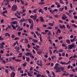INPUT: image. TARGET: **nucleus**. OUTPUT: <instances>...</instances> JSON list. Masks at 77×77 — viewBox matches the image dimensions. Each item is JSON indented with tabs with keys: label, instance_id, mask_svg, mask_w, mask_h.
I'll use <instances>...</instances> for the list:
<instances>
[{
	"label": "nucleus",
	"instance_id": "1",
	"mask_svg": "<svg viewBox=\"0 0 77 77\" xmlns=\"http://www.w3.org/2000/svg\"><path fill=\"white\" fill-rule=\"evenodd\" d=\"M58 66H55L54 67V69H56V72H61V71L60 70V67H59Z\"/></svg>",
	"mask_w": 77,
	"mask_h": 77
},
{
	"label": "nucleus",
	"instance_id": "2",
	"mask_svg": "<svg viewBox=\"0 0 77 77\" xmlns=\"http://www.w3.org/2000/svg\"><path fill=\"white\" fill-rule=\"evenodd\" d=\"M68 49L69 50H71L73 48H75V45L74 44H73L72 45L71 44V45H69L68 46Z\"/></svg>",
	"mask_w": 77,
	"mask_h": 77
},
{
	"label": "nucleus",
	"instance_id": "3",
	"mask_svg": "<svg viewBox=\"0 0 77 77\" xmlns=\"http://www.w3.org/2000/svg\"><path fill=\"white\" fill-rule=\"evenodd\" d=\"M17 7L15 5H13L11 7V10L13 11H17Z\"/></svg>",
	"mask_w": 77,
	"mask_h": 77
},
{
	"label": "nucleus",
	"instance_id": "4",
	"mask_svg": "<svg viewBox=\"0 0 77 77\" xmlns=\"http://www.w3.org/2000/svg\"><path fill=\"white\" fill-rule=\"evenodd\" d=\"M37 15L36 14H35L34 16L31 15L30 17L31 18H33L34 20H35L37 18Z\"/></svg>",
	"mask_w": 77,
	"mask_h": 77
},
{
	"label": "nucleus",
	"instance_id": "5",
	"mask_svg": "<svg viewBox=\"0 0 77 77\" xmlns=\"http://www.w3.org/2000/svg\"><path fill=\"white\" fill-rule=\"evenodd\" d=\"M71 62V61L70 60L68 62L66 63L65 62H60V63L62 65H68Z\"/></svg>",
	"mask_w": 77,
	"mask_h": 77
},
{
	"label": "nucleus",
	"instance_id": "6",
	"mask_svg": "<svg viewBox=\"0 0 77 77\" xmlns=\"http://www.w3.org/2000/svg\"><path fill=\"white\" fill-rule=\"evenodd\" d=\"M40 20L41 22L43 23L44 22V18L42 16L40 17Z\"/></svg>",
	"mask_w": 77,
	"mask_h": 77
},
{
	"label": "nucleus",
	"instance_id": "7",
	"mask_svg": "<svg viewBox=\"0 0 77 77\" xmlns=\"http://www.w3.org/2000/svg\"><path fill=\"white\" fill-rule=\"evenodd\" d=\"M40 64H39L38 63V62H37V64L39 66H42V60L40 61Z\"/></svg>",
	"mask_w": 77,
	"mask_h": 77
},
{
	"label": "nucleus",
	"instance_id": "8",
	"mask_svg": "<svg viewBox=\"0 0 77 77\" xmlns=\"http://www.w3.org/2000/svg\"><path fill=\"white\" fill-rule=\"evenodd\" d=\"M10 68L14 72H15V68L14 67L12 66H10Z\"/></svg>",
	"mask_w": 77,
	"mask_h": 77
},
{
	"label": "nucleus",
	"instance_id": "9",
	"mask_svg": "<svg viewBox=\"0 0 77 77\" xmlns=\"http://www.w3.org/2000/svg\"><path fill=\"white\" fill-rule=\"evenodd\" d=\"M60 27L62 29H63V28L65 29L66 28V27L65 26V25H63L62 26V25H60Z\"/></svg>",
	"mask_w": 77,
	"mask_h": 77
},
{
	"label": "nucleus",
	"instance_id": "10",
	"mask_svg": "<svg viewBox=\"0 0 77 77\" xmlns=\"http://www.w3.org/2000/svg\"><path fill=\"white\" fill-rule=\"evenodd\" d=\"M15 73L14 72H12V73L11 74V77H14L15 76Z\"/></svg>",
	"mask_w": 77,
	"mask_h": 77
},
{
	"label": "nucleus",
	"instance_id": "11",
	"mask_svg": "<svg viewBox=\"0 0 77 77\" xmlns=\"http://www.w3.org/2000/svg\"><path fill=\"white\" fill-rule=\"evenodd\" d=\"M31 54V53L30 52H26V53H25V55L27 56H28L29 55H30Z\"/></svg>",
	"mask_w": 77,
	"mask_h": 77
},
{
	"label": "nucleus",
	"instance_id": "12",
	"mask_svg": "<svg viewBox=\"0 0 77 77\" xmlns=\"http://www.w3.org/2000/svg\"><path fill=\"white\" fill-rule=\"evenodd\" d=\"M57 32H56V33L58 34L59 33H61V30L60 29H58V30H57Z\"/></svg>",
	"mask_w": 77,
	"mask_h": 77
},
{
	"label": "nucleus",
	"instance_id": "13",
	"mask_svg": "<svg viewBox=\"0 0 77 77\" xmlns=\"http://www.w3.org/2000/svg\"><path fill=\"white\" fill-rule=\"evenodd\" d=\"M42 51L39 50V51H37V54H38L40 55L42 54Z\"/></svg>",
	"mask_w": 77,
	"mask_h": 77
},
{
	"label": "nucleus",
	"instance_id": "14",
	"mask_svg": "<svg viewBox=\"0 0 77 77\" xmlns=\"http://www.w3.org/2000/svg\"><path fill=\"white\" fill-rule=\"evenodd\" d=\"M11 25L13 27V29H15V30H16V27H15V26H14V25H13L12 24V22H11Z\"/></svg>",
	"mask_w": 77,
	"mask_h": 77
},
{
	"label": "nucleus",
	"instance_id": "15",
	"mask_svg": "<svg viewBox=\"0 0 77 77\" xmlns=\"http://www.w3.org/2000/svg\"><path fill=\"white\" fill-rule=\"evenodd\" d=\"M12 23L14 25H15V24L17 25V24L18 23L17 21H13L12 22Z\"/></svg>",
	"mask_w": 77,
	"mask_h": 77
},
{
	"label": "nucleus",
	"instance_id": "16",
	"mask_svg": "<svg viewBox=\"0 0 77 77\" xmlns=\"http://www.w3.org/2000/svg\"><path fill=\"white\" fill-rule=\"evenodd\" d=\"M25 21V19L24 18H23L22 19H21L20 20V22L22 23L24 22Z\"/></svg>",
	"mask_w": 77,
	"mask_h": 77
},
{
	"label": "nucleus",
	"instance_id": "17",
	"mask_svg": "<svg viewBox=\"0 0 77 77\" xmlns=\"http://www.w3.org/2000/svg\"><path fill=\"white\" fill-rule=\"evenodd\" d=\"M60 67V70L61 69V71L62 72H63L64 70L65 69L62 66Z\"/></svg>",
	"mask_w": 77,
	"mask_h": 77
},
{
	"label": "nucleus",
	"instance_id": "18",
	"mask_svg": "<svg viewBox=\"0 0 77 77\" xmlns=\"http://www.w3.org/2000/svg\"><path fill=\"white\" fill-rule=\"evenodd\" d=\"M66 42L67 43L69 44H70V41L69 39H67Z\"/></svg>",
	"mask_w": 77,
	"mask_h": 77
},
{
	"label": "nucleus",
	"instance_id": "19",
	"mask_svg": "<svg viewBox=\"0 0 77 77\" xmlns=\"http://www.w3.org/2000/svg\"><path fill=\"white\" fill-rule=\"evenodd\" d=\"M24 40L25 41V43H26V44L28 43V40L27 38H25Z\"/></svg>",
	"mask_w": 77,
	"mask_h": 77
},
{
	"label": "nucleus",
	"instance_id": "20",
	"mask_svg": "<svg viewBox=\"0 0 77 77\" xmlns=\"http://www.w3.org/2000/svg\"><path fill=\"white\" fill-rule=\"evenodd\" d=\"M7 10H6L5 11H4L2 13V15H4L5 14H7Z\"/></svg>",
	"mask_w": 77,
	"mask_h": 77
},
{
	"label": "nucleus",
	"instance_id": "21",
	"mask_svg": "<svg viewBox=\"0 0 77 77\" xmlns=\"http://www.w3.org/2000/svg\"><path fill=\"white\" fill-rule=\"evenodd\" d=\"M26 61L28 62H29V60H30V59H29V57H26Z\"/></svg>",
	"mask_w": 77,
	"mask_h": 77
},
{
	"label": "nucleus",
	"instance_id": "22",
	"mask_svg": "<svg viewBox=\"0 0 77 77\" xmlns=\"http://www.w3.org/2000/svg\"><path fill=\"white\" fill-rule=\"evenodd\" d=\"M37 11V9H35L34 10H33L32 11V13H34L35 14L36 13V11Z\"/></svg>",
	"mask_w": 77,
	"mask_h": 77
},
{
	"label": "nucleus",
	"instance_id": "23",
	"mask_svg": "<svg viewBox=\"0 0 77 77\" xmlns=\"http://www.w3.org/2000/svg\"><path fill=\"white\" fill-rule=\"evenodd\" d=\"M33 21H32V20L31 19H28V22L30 23H31Z\"/></svg>",
	"mask_w": 77,
	"mask_h": 77
},
{
	"label": "nucleus",
	"instance_id": "24",
	"mask_svg": "<svg viewBox=\"0 0 77 77\" xmlns=\"http://www.w3.org/2000/svg\"><path fill=\"white\" fill-rule=\"evenodd\" d=\"M66 27L68 29H69L71 28L69 24L66 25Z\"/></svg>",
	"mask_w": 77,
	"mask_h": 77
},
{
	"label": "nucleus",
	"instance_id": "25",
	"mask_svg": "<svg viewBox=\"0 0 77 77\" xmlns=\"http://www.w3.org/2000/svg\"><path fill=\"white\" fill-rule=\"evenodd\" d=\"M64 9V8H60L59 9V10L61 12L63 11V10Z\"/></svg>",
	"mask_w": 77,
	"mask_h": 77
},
{
	"label": "nucleus",
	"instance_id": "26",
	"mask_svg": "<svg viewBox=\"0 0 77 77\" xmlns=\"http://www.w3.org/2000/svg\"><path fill=\"white\" fill-rule=\"evenodd\" d=\"M48 24L50 26H54V24L53 23H49Z\"/></svg>",
	"mask_w": 77,
	"mask_h": 77
},
{
	"label": "nucleus",
	"instance_id": "27",
	"mask_svg": "<svg viewBox=\"0 0 77 77\" xmlns=\"http://www.w3.org/2000/svg\"><path fill=\"white\" fill-rule=\"evenodd\" d=\"M43 11V10H42V9H40L38 10V11L39 13H41L42 12V11Z\"/></svg>",
	"mask_w": 77,
	"mask_h": 77
},
{
	"label": "nucleus",
	"instance_id": "28",
	"mask_svg": "<svg viewBox=\"0 0 77 77\" xmlns=\"http://www.w3.org/2000/svg\"><path fill=\"white\" fill-rule=\"evenodd\" d=\"M33 48H34V49L35 50H36L37 51H38L37 48L35 47H33Z\"/></svg>",
	"mask_w": 77,
	"mask_h": 77
},
{
	"label": "nucleus",
	"instance_id": "29",
	"mask_svg": "<svg viewBox=\"0 0 77 77\" xmlns=\"http://www.w3.org/2000/svg\"><path fill=\"white\" fill-rule=\"evenodd\" d=\"M45 3V2H40L38 3V4L39 5H44V4Z\"/></svg>",
	"mask_w": 77,
	"mask_h": 77
},
{
	"label": "nucleus",
	"instance_id": "30",
	"mask_svg": "<svg viewBox=\"0 0 77 77\" xmlns=\"http://www.w3.org/2000/svg\"><path fill=\"white\" fill-rule=\"evenodd\" d=\"M67 18V17H63L62 18V19H63V20H65Z\"/></svg>",
	"mask_w": 77,
	"mask_h": 77
},
{
	"label": "nucleus",
	"instance_id": "31",
	"mask_svg": "<svg viewBox=\"0 0 77 77\" xmlns=\"http://www.w3.org/2000/svg\"><path fill=\"white\" fill-rule=\"evenodd\" d=\"M51 57L52 58V59L53 60L54 58H56V57H55V55H54L52 56Z\"/></svg>",
	"mask_w": 77,
	"mask_h": 77
},
{
	"label": "nucleus",
	"instance_id": "32",
	"mask_svg": "<svg viewBox=\"0 0 77 77\" xmlns=\"http://www.w3.org/2000/svg\"><path fill=\"white\" fill-rule=\"evenodd\" d=\"M60 3L62 4H64V3L62 0H60Z\"/></svg>",
	"mask_w": 77,
	"mask_h": 77
},
{
	"label": "nucleus",
	"instance_id": "33",
	"mask_svg": "<svg viewBox=\"0 0 77 77\" xmlns=\"http://www.w3.org/2000/svg\"><path fill=\"white\" fill-rule=\"evenodd\" d=\"M33 42L35 43H37L38 42V41L37 40H36V39H35L33 40Z\"/></svg>",
	"mask_w": 77,
	"mask_h": 77
},
{
	"label": "nucleus",
	"instance_id": "34",
	"mask_svg": "<svg viewBox=\"0 0 77 77\" xmlns=\"http://www.w3.org/2000/svg\"><path fill=\"white\" fill-rule=\"evenodd\" d=\"M52 29V28L51 26H49L48 28L47 29L49 30H51Z\"/></svg>",
	"mask_w": 77,
	"mask_h": 77
},
{
	"label": "nucleus",
	"instance_id": "35",
	"mask_svg": "<svg viewBox=\"0 0 77 77\" xmlns=\"http://www.w3.org/2000/svg\"><path fill=\"white\" fill-rule=\"evenodd\" d=\"M22 35H26V36H28V35L27 33H23L22 34Z\"/></svg>",
	"mask_w": 77,
	"mask_h": 77
},
{
	"label": "nucleus",
	"instance_id": "36",
	"mask_svg": "<svg viewBox=\"0 0 77 77\" xmlns=\"http://www.w3.org/2000/svg\"><path fill=\"white\" fill-rule=\"evenodd\" d=\"M26 62H25L23 64V66L24 67H26Z\"/></svg>",
	"mask_w": 77,
	"mask_h": 77
},
{
	"label": "nucleus",
	"instance_id": "37",
	"mask_svg": "<svg viewBox=\"0 0 77 77\" xmlns=\"http://www.w3.org/2000/svg\"><path fill=\"white\" fill-rule=\"evenodd\" d=\"M21 33L20 32H18L17 35H18V36H20Z\"/></svg>",
	"mask_w": 77,
	"mask_h": 77
},
{
	"label": "nucleus",
	"instance_id": "38",
	"mask_svg": "<svg viewBox=\"0 0 77 77\" xmlns=\"http://www.w3.org/2000/svg\"><path fill=\"white\" fill-rule=\"evenodd\" d=\"M63 52V50L62 49H59V52Z\"/></svg>",
	"mask_w": 77,
	"mask_h": 77
},
{
	"label": "nucleus",
	"instance_id": "39",
	"mask_svg": "<svg viewBox=\"0 0 77 77\" xmlns=\"http://www.w3.org/2000/svg\"><path fill=\"white\" fill-rule=\"evenodd\" d=\"M0 45L1 46V48H4V46L3 45H2V43H0Z\"/></svg>",
	"mask_w": 77,
	"mask_h": 77
},
{
	"label": "nucleus",
	"instance_id": "40",
	"mask_svg": "<svg viewBox=\"0 0 77 77\" xmlns=\"http://www.w3.org/2000/svg\"><path fill=\"white\" fill-rule=\"evenodd\" d=\"M15 61H17V62H21V60H19V59H17V60H15Z\"/></svg>",
	"mask_w": 77,
	"mask_h": 77
},
{
	"label": "nucleus",
	"instance_id": "41",
	"mask_svg": "<svg viewBox=\"0 0 77 77\" xmlns=\"http://www.w3.org/2000/svg\"><path fill=\"white\" fill-rule=\"evenodd\" d=\"M48 35H51V31H50L48 33H47Z\"/></svg>",
	"mask_w": 77,
	"mask_h": 77
},
{
	"label": "nucleus",
	"instance_id": "42",
	"mask_svg": "<svg viewBox=\"0 0 77 77\" xmlns=\"http://www.w3.org/2000/svg\"><path fill=\"white\" fill-rule=\"evenodd\" d=\"M55 4H56L57 5V6H58V5H59V4H60V3H59V2H55Z\"/></svg>",
	"mask_w": 77,
	"mask_h": 77
},
{
	"label": "nucleus",
	"instance_id": "43",
	"mask_svg": "<svg viewBox=\"0 0 77 77\" xmlns=\"http://www.w3.org/2000/svg\"><path fill=\"white\" fill-rule=\"evenodd\" d=\"M66 45L65 44H62V47H66Z\"/></svg>",
	"mask_w": 77,
	"mask_h": 77
},
{
	"label": "nucleus",
	"instance_id": "44",
	"mask_svg": "<svg viewBox=\"0 0 77 77\" xmlns=\"http://www.w3.org/2000/svg\"><path fill=\"white\" fill-rule=\"evenodd\" d=\"M61 39H63V37L62 36H60L58 38V39L59 40H60Z\"/></svg>",
	"mask_w": 77,
	"mask_h": 77
},
{
	"label": "nucleus",
	"instance_id": "45",
	"mask_svg": "<svg viewBox=\"0 0 77 77\" xmlns=\"http://www.w3.org/2000/svg\"><path fill=\"white\" fill-rule=\"evenodd\" d=\"M47 33L46 32H41V34H43L44 35H46Z\"/></svg>",
	"mask_w": 77,
	"mask_h": 77
},
{
	"label": "nucleus",
	"instance_id": "46",
	"mask_svg": "<svg viewBox=\"0 0 77 77\" xmlns=\"http://www.w3.org/2000/svg\"><path fill=\"white\" fill-rule=\"evenodd\" d=\"M5 71L6 72V73L7 74L8 73V70L7 69H5Z\"/></svg>",
	"mask_w": 77,
	"mask_h": 77
},
{
	"label": "nucleus",
	"instance_id": "47",
	"mask_svg": "<svg viewBox=\"0 0 77 77\" xmlns=\"http://www.w3.org/2000/svg\"><path fill=\"white\" fill-rule=\"evenodd\" d=\"M72 26H74L75 28L77 27V26L75 24H72Z\"/></svg>",
	"mask_w": 77,
	"mask_h": 77
},
{
	"label": "nucleus",
	"instance_id": "48",
	"mask_svg": "<svg viewBox=\"0 0 77 77\" xmlns=\"http://www.w3.org/2000/svg\"><path fill=\"white\" fill-rule=\"evenodd\" d=\"M26 51H27L30 52V50L28 48H26Z\"/></svg>",
	"mask_w": 77,
	"mask_h": 77
},
{
	"label": "nucleus",
	"instance_id": "49",
	"mask_svg": "<svg viewBox=\"0 0 77 77\" xmlns=\"http://www.w3.org/2000/svg\"><path fill=\"white\" fill-rule=\"evenodd\" d=\"M54 17H56V18H58L59 17V16L57 14H56V15H54Z\"/></svg>",
	"mask_w": 77,
	"mask_h": 77
},
{
	"label": "nucleus",
	"instance_id": "50",
	"mask_svg": "<svg viewBox=\"0 0 77 77\" xmlns=\"http://www.w3.org/2000/svg\"><path fill=\"white\" fill-rule=\"evenodd\" d=\"M2 62L3 63L5 64L6 63L5 61L3 59L2 60Z\"/></svg>",
	"mask_w": 77,
	"mask_h": 77
},
{
	"label": "nucleus",
	"instance_id": "51",
	"mask_svg": "<svg viewBox=\"0 0 77 77\" xmlns=\"http://www.w3.org/2000/svg\"><path fill=\"white\" fill-rule=\"evenodd\" d=\"M70 7L72 8H73V6L72 3H70Z\"/></svg>",
	"mask_w": 77,
	"mask_h": 77
},
{
	"label": "nucleus",
	"instance_id": "52",
	"mask_svg": "<svg viewBox=\"0 0 77 77\" xmlns=\"http://www.w3.org/2000/svg\"><path fill=\"white\" fill-rule=\"evenodd\" d=\"M65 54L64 52H63L62 54V56L63 57H64L65 56Z\"/></svg>",
	"mask_w": 77,
	"mask_h": 77
},
{
	"label": "nucleus",
	"instance_id": "53",
	"mask_svg": "<svg viewBox=\"0 0 77 77\" xmlns=\"http://www.w3.org/2000/svg\"><path fill=\"white\" fill-rule=\"evenodd\" d=\"M75 41L73 39H70V41L71 42H74Z\"/></svg>",
	"mask_w": 77,
	"mask_h": 77
},
{
	"label": "nucleus",
	"instance_id": "54",
	"mask_svg": "<svg viewBox=\"0 0 77 77\" xmlns=\"http://www.w3.org/2000/svg\"><path fill=\"white\" fill-rule=\"evenodd\" d=\"M20 28H21V27L20 26H18L17 29V30H19H19H20Z\"/></svg>",
	"mask_w": 77,
	"mask_h": 77
},
{
	"label": "nucleus",
	"instance_id": "55",
	"mask_svg": "<svg viewBox=\"0 0 77 77\" xmlns=\"http://www.w3.org/2000/svg\"><path fill=\"white\" fill-rule=\"evenodd\" d=\"M49 32V30H48V29H46L45 30V32L47 33Z\"/></svg>",
	"mask_w": 77,
	"mask_h": 77
},
{
	"label": "nucleus",
	"instance_id": "56",
	"mask_svg": "<svg viewBox=\"0 0 77 77\" xmlns=\"http://www.w3.org/2000/svg\"><path fill=\"white\" fill-rule=\"evenodd\" d=\"M20 49V47L19 46H18L17 48L16 51H19Z\"/></svg>",
	"mask_w": 77,
	"mask_h": 77
},
{
	"label": "nucleus",
	"instance_id": "57",
	"mask_svg": "<svg viewBox=\"0 0 77 77\" xmlns=\"http://www.w3.org/2000/svg\"><path fill=\"white\" fill-rule=\"evenodd\" d=\"M44 9H45V11H47L48 10V7H46L44 8Z\"/></svg>",
	"mask_w": 77,
	"mask_h": 77
},
{
	"label": "nucleus",
	"instance_id": "58",
	"mask_svg": "<svg viewBox=\"0 0 77 77\" xmlns=\"http://www.w3.org/2000/svg\"><path fill=\"white\" fill-rule=\"evenodd\" d=\"M69 75V73H65V76H68Z\"/></svg>",
	"mask_w": 77,
	"mask_h": 77
},
{
	"label": "nucleus",
	"instance_id": "59",
	"mask_svg": "<svg viewBox=\"0 0 77 77\" xmlns=\"http://www.w3.org/2000/svg\"><path fill=\"white\" fill-rule=\"evenodd\" d=\"M16 57H12V59L13 60H16Z\"/></svg>",
	"mask_w": 77,
	"mask_h": 77
},
{
	"label": "nucleus",
	"instance_id": "60",
	"mask_svg": "<svg viewBox=\"0 0 77 77\" xmlns=\"http://www.w3.org/2000/svg\"><path fill=\"white\" fill-rule=\"evenodd\" d=\"M22 69V68L21 67H19L18 68V71H20Z\"/></svg>",
	"mask_w": 77,
	"mask_h": 77
},
{
	"label": "nucleus",
	"instance_id": "61",
	"mask_svg": "<svg viewBox=\"0 0 77 77\" xmlns=\"http://www.w3.org/2000/svg\"><path fill=\"white\" fill-rule=\"evenodd\" d=\"M15 37V36L14 35H12L11 36V38H14Z\"/></svg>",
	"mask_w": 77,
	"mask_h": 77
},
{
	"label": "nucleus",
	"instance_id": "62",
	"mask_svg": "<svg viewBox=\"0 0 77 77\" xmlns=\"http://www.w3.org/2000/svg\"><path fill=\"white\" fill-rule=\"evenodd\" d=\"M36 76L37 77H40V75H39V74H37Z\"/></svg>",
	"mask_w": 77,
	"mask_h": 77
},
{
	"label": "nucleus",
	"instance_id": "63",
	"mask_svg": "<svg viewBox=\"0 0 77 77\" xmlns=\"http://www.w3.org/2000/svg\"><path fill=\"white\" fill-rule=\"evenodd\" d=\"M9 60L8 61V62H11L12 60L11 57L9 58Z\"/></svg>",
	"mask_w": 77,
	"mask_h": 77
},
{
	"label": "nucleus",
	"instance_id": "64",
	"mask_svg": "<svg viewBox=\"0 0 77 77\" xmlns=\"http://www.w3.org/2000/svg\"><path fill=\"white\" fill-rule=\"evenodd\" d=\"M27 47L28 48H30V45L29 44H28L27 45Z\"/></svg>",
	"mask_w": 77,
	"mask_h": 77
}]
</instances>
